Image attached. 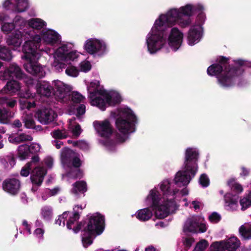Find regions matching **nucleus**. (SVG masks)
Returning <instances> with one entry per match:
<instances>
[{
  "label": "nucleus",
  "mask_w": 251,
  "mask_h": 251,
  "mask_svg": "<svg viewBox=\"0 0 251 251\" xmlns=\"http://www.w3.org/2000/svg\"><path fill=\"white\" fill-rule=\"evenodd\" d=\"M192 172V169L187 170L185 166L184 171H179L176 174L174 183L166 180L160 183V193L155 188L150 191L145 202L147 205L152 206L157 218H165L177 209V205L175 201L176 194L178 192L176 187L188 184L192 177L194 176Z\"/></svg>",
  "instance_id": "f257e3e1"
},
{
  "label": "nucleus",
  "mask_w": 251,
  "mask_h": 251,
  "mask_svg": "<svg viewBox=\"0 0 251 251\" xmlns=\"http://www.w3.org/2000/svg\"><path fill=\"white\" fill-rule=\"evenodd\" d=\"M202 5L187 4L179 8H173L166 14H161L155 20L146 38L148 50L151 53H155L161 49L165 43L163 32L169 27L178 24L181 27L189 25L192 16L197 9L201 10Z\"/></svg>",
  "instance_id": "f03ea898"
},
{
  "label": "nucleus",
  "mask_w": 251,
  "mask_h": 251,
  "mask_svg": "<svg viewBox=\"0 0 251 251\" xmlns=\"http://www.w3.org/2000/svg\"><path fill=\"white\" fill-rule=\"evenodd\" d=\"M41 38L39 35H35L31 37L30 40L26 41L23 46L24 55L22 58L27 61L24 64L25 69L27 72L33 75H38L40 76H43L45 72L42 67L36 61L41 55L37 50Z\"/></svg>",
  "instance_id": "7ed1b4c3"
},
{
  "label": "nucleus",
  "mask_w": 251,
  "mask_h": 251,
  "mask_svg": "<svg viewBox=\"0 0 251 251\" xmlns=\"http://www.w3.org/2000/svg\"><path fill=\"white\" fill-rule=\"evenodd\" d=\"M227 61L226 58L220 57L219 62L220 64H213L207 69V74L210 75H217L218 81L221 86L228 87L231 86L235 80V77L242 74L241 69H236L234 68L229 70L226 69L222 72L223 66Z\"/></svg>",
  "instance_id": "20e7f679"
},
{
  "label": "nucleus",
  "mask_w": 251,
  "mask_h": 251,
  "mask_svg": "<svg viewBox=\"0 0 251 251\" xmlns=\"http://www.w3.org/2000/svg\"><path fill=\"white\" fill-rule=\"evenodd\" d=\"M91 103L104 110L109 105H114L122 100L120 95L117 92H108L100 90L91 94Z\"/></svg>",
  "instance_id": "39448f33"
},
{
  "label": "nucleus",
  "mask_w": 251,
  "mask_h": 251,
  "mask_svg": "<svg viewBox=\"0 0 251 251\" xmlns=\"http://www.w3.org/2000/svg\"><path fill=\"white\" fill-rule=\"evenodd\" d=\"M103 224L104 219L100 214L96 213L91 217L82 237V243L84 247L86 248L92 243V236L100 235L102 233Z\"/></svg>",
  "instance_id": "423d86ee"
},
{
  "label": "nucleus",
  "mask_w": 251,
  "mask_h": 251,
  "mask_svg": "<svg viewBox=\"0 0 251 251\" xmlns=\"http://www.w3.org/2000/svg\"><path fill=\"white\" fill-rule=\"evenodd\" d=\"M118 115L116 126L119 131L124 135V137L120 140V141L124 142L126 139V135L133 131L131 122H134L135 116L131 110L127 108L120 109Z\"/></svg>",
  "instance_id": "0eeeda50"
},
{
  "label": "nucleus",
  "mask_w": 251,
  "mask_h": 251,
  "mask_svg": "<svg viewBox=\"0 0 251 251\" xmlns=\"http://www.w3.org/2000/svg\"><path fill=\"white\" fill-rule=\"evenodd\" d=\"M69 50L66 45H63L58 48L54 54V61L52 66L58 71H62L67 64L71 63L79 56V53L76 51L68 52Z\"/></svg>",
  "instance_id": "6e6552de"
},
{
  "label": "nucleus",
  "mask_w": 251,
  "mask_h": 251,
  "mask_svg": "<svg viewBox=\"0 0 251 251\" xmlns=\"http://www.w3.org/2000/svg\"><path fill=\"white\" fill-rule=\"evenodd\" d=\"M203 221V219L199 216L188 218L184 224L183 230L185 232H204L207 229V227Z\"/></svg>",
  "instance_id": "1a4fd4ad"
},
{
  "label": "nucleus",
  "mask_w": 251,
  "mask_h": 251,
  "mask_svg": "<svg viewBox=\"0 0 251 251\" xmlns=\"http://www.w3.org/2000/svg\"><path fill=\"white\" fill-rule=\"evenodd\" d=\"M84 48L90 54L100 55L105 51L106 44L102 40L90 38L85 41Z\"/></svg>",
  "instance_id": "9d476101"
},
{
  "label": "nucleus",
  "mask_w": 251,
  "mask_h": 251,
  "mask_svg": "<svg viewBox=\"0 0 251 251\" xmlns=\"http://www.w3.org/2000/svg\"><path fill=\"white\" fill-rule=\"evenodd\" d=\"M240 245V241L236 237H232L226 242L213 243L210 249L211 251H235Z\"/></svg>",
  "instance_id": "9b49d317"
},
{
  "label": "nucleus",
  "mask_w": 251,
  "mask_h": 251,
  "mask_svg": "<svg viewBox=\"0 0 251 251\" xmlns=\"http://www.w3.org/2000/svg\"><path fill=\"white\" fill-rule=\"evenodd\" d=\"M198 156V152L196 149L188 148L185 152V166L187 170L190 168L192 169V175L194 176L198 170L196 161Z\"/></svg>",
  "instance_id": "f8f14e48"
},
{
  "label": "nucleus",
  "mask_w": 251,
  "mask_h": 251,
  "mask_svg": "<svg viewBox=\"0 0 251 251\" xmlns=\"http://www.w3.org/2000/svg\"><path fill=\"white\" fill-rule=\"evenodd\" d=\"M61 161L64 165L68 167L71 166V163L75 167H79L81 165V161L77 154L68 149H65L62 152Z\"/></svg>",
  "instance_id": "ddd939ff"
},
{
  "label": "nucleus",
  "mask_w": 251,
  "mask_h": 251,
  "mask_svg": "<svg viewBox=\"0 0 251 251\" xmlns=\"http://www.w3.org/2000/svg\"><path fill=\"white\" fill-rule=\"evenodd\" d=\"M52 85L55 91V95L59 100H63L72 89L70 85L58 80L52 81Z\"/></svg>",
  "instance_id": "4468645a"
},
{
  "label": "nucleus",
  "mask_w": 251,
  "mask_h": 251,
  "mask_svg": "<svg viewBox=\"0 0 251 251\" xmlns=\"http://www.w3.org/2000/svg\"><path fill=\"white\" fill-rule=\"evenodd\" d=\"M35 116L40 123L47 125L52 122L57 117V114L51 109L45 108L38 110Z\"/></svg>",
  "instance_id": "2eb2a0df"
},
{
  "label": "nucleus",
  "mask_w": 251,
  "mask_h": 251,
  "mask_svg": "<svg viewBox=\"0 0 251 251\" xmlns=\"http://www.w3.org/2000/svg\"><path fill=\"white\" fill-rule=\"evenodd\" d=\"M183 37V34L178 28L176 27L172 28L168 38L169 45L173 50H176L180 47Z\"/></svg>",
  "instance_id": "dca6fc26"
},
{
  "label": "nucleus",
  "mask_w": 251,
  "mask_h": 251,
  "mask_svg": "<svg viewBox=\"0 0 251 251\" xmlns=\"http://www.w3.org/2000/svg\"><path fill=\"white\" fill-rule=\"evenodd\" d=\"M46 173V170L40 167H36L33 170L31 176V180L34 185L32 188V191H36L37 189L36 186L41 184Z\"/></svg>",
  "instance_id": "f3484780"
},
{
  "label": "nucleus",
  "mask_w": 251,
  "mask_h": 251,
  "mask_svg": "<svg viewBox=\"0 0 251 251\" xmlns=\"http://www.w3.org/2000/svg\"><path fill=\"white\" fill-rule=\"evenodd\" d=\"M93 124L96 130L101 136L107 137L111 134L112 128L108 120L95 121Z\"/></svg>",
  "instance_id": "a211bd4d"
},
{
  "label": "nucleus",
  "mask_w": 251,
  "mask_h": 251,
  "mask_svg": "<svg viewBox=\"0 0 251 251\" xmlns=\"http://www.w3.org/2000/svg\"><path fill=\"white\" fill-rule=\"evenodd\" d=\"M5 7L11 8L15 11H25L28 6L27 0H6L3 3Z\"/></svg>",
  "instance_id": "6ab92c4d"
},
{
  "label": "nucleus",
  "mask_w": 251,
  "mask_h": 251,
  "mask_svg": "<svg viewBox=\"0 0 251 251\" xmlns=\"http://www.w3.org/2000/svg\"><path fill=\"white\" fill-rule=\"evenodd\" d=\"M20 186L19 181L14 178L6 179L2 184L3 189L12 195H15L18 193Z\"/></svg>",
  "instance_id": "aec40b11"
},
{
  "label": "nucleus",
  "mask_w": 251,
  "mask_h": 251,
  "mask_svg": "<svg viewBox=\"0 0 251 251\" xmlns=\"http://www.w3.org/2000/svg\"><path fill=\"white\" fill-rule=\"evenodd\" d=\"M23 75L22 71L19 66L13 64H11L9 68L3 73L1 77L3 79H8L14 77L21 78Z\"/></svg>",
  "instance_id": "412c9836"
},
{
  "label": "nucleus",
  "mask_w": 251,
  "mask_h": 251,
  "mask_svg": "<svg viewBox=\"0 0 251 251\" xmlns=\"http://www.w3.org/2000/svg\"><path fill=\"white\" fill-rule=\"evenodd\" d=\"M201 33L202 27L200 25H196L192 26L190 29L188 34V44L193 46L198 43L201 37Z\"/></svg>",
  "instance_id": "4be33fe9"
},
{
  "label": "nucleus",
  "mask_w": 251,
  "mask_h": 251,
  "mask_svg": "<svg viewBox=\"0 0 251 251\" xmlns=\"http://www.w3.org/2000/svg\"><path fill=\"white\" fill-rule=\"evenodd\" d=\"M20 97L21 99L19 100V102L20 107L22 109H25V108L30 109L31 108L34 107L35 106V103L34 101L30 102H28L26 100L27 99L33 97V95L29 92V90L25 93H21Z\"/></svg>",
  "instance_id": "5701e85b"
},
{
  "label": "nucleus",
  "mask_w": 251,
  "mask_h": 251,
  "mask_svg": "<svg viewBox=\"0 0 251 251\" xmlns=\"http://www.w3.org/2000/svg\"><path fill=\"white\" fill-rule=\"evenodd\" d=\"M32 140V137L25 133L14 134L12 133L8 137V141L14 144H18L21 143L30 141Z\"/></svg>",
  "instance_id": "b1692460"
},
{
  "label": "nucleus",
  "mask_w": 251,
  "mask_h": 251,
  "mask_svg": "<svg viewBox=\"0 0 251 251\" xmlns=\"http://www.w3.org/2000/svg\"><path fill=\"white\" fill-rule=\"evenodd\" d=\"M37 92L41 96L50 97L52 93V87L48 82H40L36 85Z\"/></svg>",
  "instance_id": "393cba45"
},
{
  "label": "nucleus",
  "mask_w": 251,
  "mask_h": 251,
  "mask_svg": "<svg viewBox=\"0 0 251 251\" xmlns=\"http://www.w3.org/2000/svg\"><path fill=\"white\" fill-rule=\"evenodd\" d=\"M43 40L47 44H53L59 38V35L54 30L48 29L42 32Z\"/></svg>",
  "instance_id": "a878e982"
},
{
  "label": "nucleus",
  "mask_w": 251,
  "mask_h": 251,
  "mask_svg": "<svg viewBox=\"0 0 251 251\" xmlns=\"http://www.w3.org/2000/svg\"><path fill=\"white\" fill-rule=\"evenodd\" d=\"M22 42V34L20 31H16L7 40L8 45L12 46L16 49L20 47Z\"/></svg>",
  "instance_id": "bb28decb"
},
{
  "label": "nucleus",
  "mask_w": 251,
  "mask_h": 251,
  "mask_svg": "<svg viewBox=\"0 0 251 251\" xmlns=\"http://www.w3.org/2000/svg\"><path fill=\"white\" fill-rule=\"evenodd\" d=\"M136 218L141 221H146L152 216V212L149 208L138 210L135 214Z\"/></svg>",
  "instance_id": "cd10ccee"
},
{
  "label": "nucleus",
  "mask_w": 251,
  "mask_h": 251,
  "mask_svg": "<svg viewBox=\"0 0 251 251\" xmlns=\"http://www.w3.org/2000/svg\"><path fill=\"white\" fill-rule=\"evenodd\" d=\"M87 191L86 183L84 181H78L73 185L71 193L77 195L79 193H84Z\"/></svg>",
  "instance_id": "c85d7f7f"
},
{
  "label": "nucleus",
  "mask_w": 251,
  "mask_h": 251,
  "mask_svg": "<svg viewBox=\"0 0 251 251\" xmlns=\"http://www.w3.org/2000/svg\"><path fill=\"white\" fill-rule=\"evenodd\" d=\"M20 85L17 81L12 80L7 82L4 87V91L6 93H15L20 89Z\"/></svg>",
  "instance_id": "c756f323"
},
{
  "label": "nucleus",
  "mask_w": 251,
  "mask_h": 251,
  "mask_svg": "<svg viewBox=\"0 0 251 251\" xmlns=\"http://www.w3.org/2000/svg\"><path fill=\"white\" fill-rule=\"evenodd\" d=\"M30 154L29 146L22 145L19 146L18 154L21 160L25 159L29 156Z\"/></svg>",
  "instance_id": "7c9ffc66"
},
{
  "label": "nucleus",
  "mask_w": 251,
  "mask_h": 251,
  "mask_svg": "<svg viewBox=\"0 0 251 251\" xmlns=\"http://www.w3.org/2000/svg\"><path fill=\"white\" fill-rule=\"evenodd\" d=\"M28 25L33 28L40 29L46 25V23L41 19L35 18L29 21Z\"/></svg>",
  "instance_id": "2f4dec72"
},
{
  "label": "nucleus",
  "mask_w": 251,
  "mask_h": 251,
  "mask_svg": "<svg viewBox=\"0 0 251 251\" xmlns=\"http://www.w3.org/2000/svg\"><path fill=\"white\" fill-rule=\"evenodd\" d=\"M23 121L26 127L28 128L34 127L35 121L33 120L32 114H25L23 116Z\"/></svg>",
  "instance_id": "473e14b6"
},
{
  "label": "nucleus",
  "mask_w": 251,
  "mask_h": 251,
  "mask_svg": "<svg viewBox=\"0 0 251 251\" xmlns=\"http://www.w3.org/2000/svg\"><path fill=\"white\" fill-rule=\"evenodd\" d=\"M12 58L10 50L5 47L0 46V58L3 60L9 61Z\"/></svg>",
  "instance_id": "72a5a7b5"
},
{
  "label": "nucleus",
  "mask_w": 251,
  "mask_h": 251,
  "mask_svg": "<svg viewBox=\"0 0 251 251\" xmlns=\"http://www.w3.org/2000/svg\"><path fill=\"white\" fill-rule=\"evenodd\" d=\"M75 119H71L69 120V124L68 128L72 130L73 135L75 137H77L81 132V128L79 125H76L74 127L73 123Z\"/></svg>",
  "instance_id": "f704fd0d"
},
{
  "label": "nucleus",
  "mask_w": 251,
  "mask_h": 251,
  "mask_svg": "<svg viewBox=\"0 0 251 251\" xmlns=\"http://www.w3.org/2000/svg\"><path fill=\"white\" fill-rule=\"evenodd\" d=\"M9 20L7 19V17H4L2 18V22L3 24L1 26L2 31L5 33H8L14 28V25L13 24L9 23Z\"/></svg>",
  "instance_id": "c9c22d12"
},
{
  "label": "nucleus",
  "mask_w": 251,
  "mask_h": 251,
  "mask_svg": "<svg viewBox=\"0 0 251 251\" xmlns=\"http://www.w3.org/2000/svg\"><path fill=\"white\" fill-rule=\"evenodd\" d=\"M239 233L245 239L251 238V227H246L244 225L241 226L239 229Z\"/></svg>",
  "instance_id": "e433bc0d"
},
{
  "label": "nucleus",
  "mask_w": 251,
  "mask_h": 251,
  "mask_svg": "<svg viewBox=\"0 0 251 251\" xmlns=\"http://www.w3.org/2000/svg\"><path fill=\"white\" fill-rule=\"evenodd\" d=\"M13 114L5 109H0V123H5L9 118L12 117Z\"/></svg>",
  "instance_id": "4c0bfd02"
},
{
  "label": "nucleus",
  "mask_w": 251,
  "mask_h": 251,
  "mask_svg": "<svg viewBox=\"0 0 251 251\" xmlns=\"http://www.w3.org/2000/svg\"><path fill=\"white\" fill-rule=\"evenodd\" d=\"M54 138L63 139L66 138L68 133L64 129H57L54 130L51 133Z\"/></svg>",
  "instance_id": "58836bf2"
},
{
  "label": "nucleus",
  "mask_w": 251,
  "mask_h": 251,
  "mask_svg": "<svg viewBox=\"0 0 251 251\" xmlns=\"http://www.w3.org/2000/svg\"><path fill=\"white\" fill-rule=\"evenodd\" d=\"M41 214L44 219L49 220L52 215L51 208L47 206L43 207L42 209Z\"/></svg>",
  "instance_id": "ea45409f"
},
{
  "label": "nucleus",
  "mask_w": 251,
  "mask_h": 251,
  "mask_svg": "<svg viewBox=\"0 0 251 251\" xmlns=\"http://www.w3.org/2000/svg\"><path fill=\"white\" fill-rule=\"evenodd\" d=\"M65 73L70 76L76 77L79 74V71L75 67L69 66L66 68Z\"/></svg>",
  "instance_id": "a19ab883"
},
{
  "label": "nucleus",
  "mask_w": 251,
  "mask_h": 251,
  "mask_svg": "<svg viewBox=\"0 0 251 251\" xmlns=\"http://www.w3.org/2000/svg\"><path fill=\"white\" fill-rule=\"evenodd\" d=\"M240 204L242 206V210H245L248 207L251 206V193L247 197L241 200Z\"/></svg>",
  "instance_id": "79ce46f5"
},
{
  "label": "nucleus",
  "mask_w": 251,
  "mask_h": 251,
  "mask_svg": "<svg viewBox=\"0 0 251 251\" xmlns=\"http://www.w3.org/2000/svg\"><path fill=\"white\" fill-rule=\"evenodd\" d=\"M208 246V243L204 239L200 241L196 245L194 251H204Z\"/></svg>",
  "instance_id": "37998d69"
},
{
  "label": "nucleus",
  "mask_w": 251,
  "mask_h": 251,
  "mask_svg": "<svg viewBox=\"0 0 251 251\" xmlns=\"http://www.w3.org/2000/svg\"><path fill=\"white\" fill-rule=\"evenodd\" d=\"M79 67L80 71L84 73L89 71L92 68L90 62L87 60L81 62L79 64Z\"/></svg>",
  "instance_id": "c03bdc74"
},
{
  "label": "nucleus",
  "mask_w": 251,
  "mask_h": 251,
  "mask_svg": "<svg viewBox=\"0 0 251 251\" xmlns=\"http://www.w3.org/2000/svg\"><path fill=\"white\" fill-rule=\"evenodd\" d=\"M79 219V214L77 212H75L72 216H70L69 220L67 221V226L68 229H72V225H74Z\"/></svg>",
  "instance_id": "a18cd8bd"
},
{
  "label": "nucleus",
  "mask_w": 251,
  "mask_h": 251,
  "mask_svg": "<svg viewBox=\"0 0 251 251\" xmlns=\"http://www.w3.org/2000/svg\"><path fill=\"white\" fill-rule=\"evenodd\" d=\"M84 97L77 92H74L72 94V100L74 102L79 103L84 99Z\"/></svg>",
  "instance_id": "49530a36"
},
{
  "label": "nucleus",
  "mask_w": 251,
  "mask_h": 251,
  "mask_svg": "<svg viewBox=\"0 0 251 251\" xmlns=\"http://www.w3.org/2000/svg\"><path fill=\"white\" fill-rule=\"evenodd\" d=\"M68 214L69 213L67 212H64L61 215L59 216L58 218L55 221V224L61 226L62 223L63 226H64L65 222L68 216Z\"/></svg>",
  "instance_id": "de8ad7c7"
},
{
  "label": "nucleus",
  "mask_w": 251,
  "mask_h": 251,
  "mask_svg": "<svg viewBox=\"0 0 251 251\" xmlns=\"http://www.w3.org/2000/svg\"><path fill=\"white\" fill-rule=\"evenodd\" d=\"M8 162L5 161V159L4 158L0 159V162L4 165L6 168H12L14 164L15 160L13 157H8Z\"/></svg>",
  "instance_id": "09e8293b"
},
{
  "label": "nucleus",
  "mask_w": 251,
  "mask_h": 251,
  "mask_svg": "<svg viewBox=\"0 0 251 251\" xmlns=\"http://www.w3.org/2000/svg\"><path fill=\"white\" fill-rule=\"evenodd\" d=\"M200 183L203 187H207L209 183V180L206 175L202 174L200 178Z\"/></svg>",
  "instance_id": "8fccbe9b"
},
{
  "label": "nucleus",
  "mask_w": 251,
  "mask_h": 251,
  "mask_svg": "<svg viewBox=\"0 0 251 251\" xmlns=\"http://www.w3.org/2000/svg\"><path fill=\"white\" fill-rule=\"evenodd\" d=\"M31 163H27L22 169L21 175L23 176H27L29 174L30 170Z\"/></svg>",
  "instance_id": "3c124183"
},
{
  "label": "nucleus",
  "mask_w": 251,
  "mask_h": 251,
  "mask_svg": "<svg viewBox=\"0 0 251 251\" xmlns=\"http://www.w3.org/2000/svg\"><path fill=\"white\" fill-rule=\"evenodd\" d=\"M30 153H36L40 151V146L37 143H32L29 146Z\"/></svg>",
  "instance_id": "603ef678"
},
{
  "label": "nucleus",
  "mask_w": 251,
  "mask_h": 251,
  "mask_svg": "<svg viewBox=\"0 0 251 251\" xmlns=\"http://www.w3.org/2000/svg\"><path fill=\"white\" fill-rule=\"evenodd\" d=\"M221 216L216 212H213L209 216V220L213 223H217L220 220Z\"/></svg>",
  "instance_id": "864d4df0"
},
{
  "label": "nucleus",
  "mask_w": 251,
  "mask_h": 251,
  "mask_svg": "<svg viewBox=\"0 0 251 251\" xmlns=\"http://www.w3.org/2000/svg\"><path fill=\"white\" fill-rule=\"evenodd\" d=\"M74 146H77L82 150H87L88 148V144L84 141H79L73 143Z\"/></svg>",
  "instance_id": "5fc2aeb1"
},
{
  "label": "nucleus",
  "mask_w": 251,
  "mask_h": 251,
  "mask_svg": "<svg viewBox=\"0 0 251 251\" xmlns=\"http://www.w3.org/2000/svg\"><path fill=\"white\" fill-rule=\"evenodd\" d=\"M234 180H231L228 182L229 185L232 186V188L235 190L237 192H241L242 191L243 189L241 185L239 184L234 183Z\"/></svg>",
  "instance_id": "6e6d98bb"
},
{
  "label": "nucleus",
  "mask_w": 251,
  "mask_h": 251,
  "mask_svg": "<svg viewBox=\"0 0 251 251\" xmlns=\"http://www.w3.org/2000/svg\"><path fill=\"white\" fill-rule=\"evenodd\" d=\"M238 201H231L227 205V208L229 210H235L237 209Z\"/></svg>",
  "instance_id": "4d7b16f0"
},
{
  "label": "nucleus",
  "mask_w": 251,
  "mask_h": 251,
  "mask_svg": "<svg viewBox=\"0 0 251 251\" xmlns=\"http://www.w3.org/2000/svg\"><path fill=\"white\" fill-rule=\"evenodd\" d=\"M44 230L42 228H37L34 232V234L37 238L40 239H43Z\"/></svg>",
  "instance_id": "13d9d810"
},
{
  "label": "nucleus",
  "mask_w": 251,
  "mask_h": 251,
  "mask_svg": "<svg viewBox=\"0 0 251 251\" xmlns=\"http://www.w3.org/2000/svg\"><path fill=\"white\" fill-rule=\"evenodd\" d=\"M44 162H45V165L49 168H51L53 166V159L50 157L48 156V157H47L46 158H45L44 159Z\"/></svg>",
  "instance_id": "bf43d9fd"
},
{
  "label": "nucleus",
  "mask_w": 251,
  "mask_h": 251,
  "mask_svg": "<svg viewBox=\"0 0 251 251\" xmlns=\"http://www.w3.org/2000/svg\"><path fill=\"white\" fill-rule=\"evenodd\" d=\"M14 22L17 26H21L25 24V22L23 19L19 16H16L14 19Z\"/></svg>",
  "instance_id": "052dcab7"
},
{
  "label": "nucleus",
  "mask_w": 251,
  "mask_h": 251,
  "mask_svg": "<svg viewBox=\"0 0 251 251\" xmlns=\"http://www.w3.org/2000/svg\"><path fill=\"white\" fill-rule=\"evenodd\" d=\"M85 105L81 104L77 108V115L80 116L83 115L85 112Z\"/></svg>",
  "instance_id": "680f3d73"
},
{
  "label": "nucleus",
  "mask_w": 251,
  "mask_h": 251,
  "mask_svg": "<svg viewBox=\"0 0 251 251\" xmlns=\"http://www.w3.org/2000/svg\"><path fill=\"white\" fill-rule=\"evenodd\" d=\"M100 85V82L98 80H94L91 82L90 87L89 88V91L97 89Z\"/></svg>",
  "instance_id": "e2e57ef3"
},
{
  "label": "nucleus",
  "mask_w": 251,
  "mask_h": 251,
  "mask_svg": "<svg viewBox=\"0 0 251 251\" xmlns=\"http://www.w3.org/2000/svg\"><path fill=\"white\" fill-rule=\"evenodd\" d=\"M236 63L237 64H238L241 66H247L249 67H251V62L244 61L242 60H238L236 61Z\"/></svg>",
  "instance_id": "0e129e2a"
},
{
  "label": "nucleus",
  "mask_w": 251,
  "mask_h": 251,
  "mask_svg": "<svg viewBox=\"0 0 251 251\" xmlns=\"http://www.w3.org/2000/svg\"><path fill=\"white\" fill-rule=\"evenodd\" d=\"M192 204L193 205V207L195 210L200 209L202 206V204L201 202L197 201H193Z\"/></svg>",
  "instance_id": "69168bd1"
},
{
  "label": "nucleus",
  "mask_w": 251,
  "mask_h": 251,
  "mask_svg": "<svg viewBox=\"0 0 251 251\" xmlns=\"http://www.w3.org/2000/svg\"><path fill=\"white\" fill-rule=\"evenodd\" d=\"M5 103L7 106L13 107L16 104V100L14 99H9L6 100Z\"/></svg>",
  "instance_id": "338daca9"
},
{
  "label": "nucleus",
  "mask_w": 251,
  "mask_h": 251,
  "mask_svg": "<svg viewBox=\"0 0 251 251\" xmlns=\"http://www.w3.org/2000/svg\"><path fill=\"white\" fill-rule=\"evenodd\" d=\"M60 191V189L58 188H55L51 190H48V191L50 193L49 195L50 196H54L57 194Z\"/></svg>",
  "instance_id": "774afa93"
}]
</instances>
